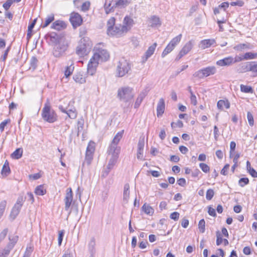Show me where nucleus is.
<instances>
[{
	"label": "nucleus",
	"mask_w": 257,
	"mask_h": 257,
	"mask_svg": "<svg viewBox=\"0 0 257 257\" xmlns=\"http://www.w3.org/2000/svg\"><path fill=\"white\" fill-rule=\"evenodd\" d=\"M115 19L114 17L110 18L107 22V34L113 37L119 38L127 33V29L122 27L121 25H115Z\"/></svg>",
	"instance_id": "f257e3e1"
},
{
	"label": "nucleus",
	"mask_w": 257,
	"mask_h": 257,
	"mask_svg": "<svg viewBox=\"0 0 257 257\" xmlns=\"http://www.w3.org/2000/svg\"><path fill=\"white\" fill-rule=\"evenodd\" d=\"M92 42L88 37L82 38L76 49V54L80 57H83L87 55L92 49Z\"/></svg>",
	"instance_id": "f03ea898"
},
{
	"label": "nucleus",
	"mask_w": 257,
	"mask_h": 257,
	"mask_svg": "<svg viewBox=\"0 0 257 257\" xmlns=\"http://www.w3.org/2000/svg\"><path fill=\"white\" fill-rule=\"evenodd\" d=\"M93 56L101 63L108 61L110 58V54L104 48L103 43H98L93 48Z\"/></svg>",
	"instance_id": "7ed1b4c3"
},
{
	"label": "nucleus",
	"mask_w": 257,
	"mask_h": 257,
	"mask_svg": "<svg viewBox=\"0 0 257 257\" xmlns=\"http://www.w3.org/2000/svg\"><path fill=\"white\" fill-rule=\"evenodd\" d=\"M134 93L133 88L127 86L119 88L117 92L118 99L124 102H127L133 98Z\"/></svg>",
	"instance_id": "20e7f679"
},
{
	"label": "nucleus",
	"mask_w": 257,
	"mask_h": 257,
	"mask_svg": "<svg viewBox=\"0 0 257 257\" xmlns=\"http://www.w3.org/2000/svg\"><path fill=\"white\" fill-rule=\"evenodd\" d=\"M42 117L45 121L49 123H53L57 120L56 114L48 104H45L42 109Z\"/></svg>",
	"instance_id": "39448f33"
},
{
	"label": "nucleus",
	"mask_w": 257,
	"mask_h": 257,
	"mask_svg": "<svg viewBox=\"0 0 257 257\" xmlns=\"http://www.w3.org/2000/svg\"><path fill=\"white\" fill-rule=\"evenodd\" d=\"M216 72L215 66H208L195 72L193 75L194 77L201 79L213 75Z\"/></svg>",
	"instance_id": "423d86ee"
},
{
	"label": "nucleus",
	"mask_w": 257,
	"mask_h": 257,
	"mask_svg": "<svg viewBox=\"0 0 257 257\" xmlns=\"http://www.w3.org/2000/svg\"><path fill=\"white\" fill-rule=\"evenodd\" d=\"M131 70V65L126 60H123L119 62L117 66L116 75L118 77L125 76Z\"/></svg>",
	"instance_id": "0eeeda50"
},
{
	"label": "nucleus",
	"mask_w": 257,
	"mask_h": 257,
	"mask_svg": "<svg viewBox=\"0 0 257 257\" xmlns=\"http://www.w3.org/2000/svg\"><path fill=\"white\" fill-rule=\"evenodd\" d=\"M68 43L65 40L61 39L54 46L53 54L56 57H59L67 50Z\"/></svg>",
	"instance_id": "6e6552de"
},
{
	"label": "nucleus",
	"mask_w": 257,
	"mask_h": 257,
	"mask_svg": "<svg viewBox=\"0 0 257 257\" xmlns=\"http://www.w3.org/2000/svg\"><path fill=\"white\" fill-rule=\"evenodd\" d=\"M95 150V143L93 142H90L87 146L85 159L84 164L89 165L93 159V153Z\"/></svg>",
	"instance_id": "1a4fd4ad"
},
{
	"label": "nucleus",
	"mask_w": 257,
	"mask_h": 257,
	"mask_svg": "<svg viewBox=\"0 0 257 257\" xmlns=\"http://www.w3.org/2000/svg\"><path fill=\"white\" fill-rule=\"evenodd\" d=\"M99 63L100 62L92 56L87 64V73L91 76L94 75Z\"/></svg>",
	"instance_id": "9d476101"
},
{
	"label": "nucleus",
	"mask_w": 257,
	"mask_h": 257,
	"mask_svg": "<svg viewBox=\"0 0 257 257\" xmlns=\"http://www.w3.org/2000/svg\"><path fill=\"white\" fill-rule=\"evenodd\" d=\"M194 41L192 40L187 42L179 52L176 57V60L180 59L182 57L187 55L193 48Z\"/></svg>",
	"instance_id": "9b49d317"
},
{
	"label": "nucleus",
	"mask_w": 257,
	"mask_h": 257,
	"mask_svg": "<svg viewBox=\"0 0 257 257\" xmlns=\"http://www.w3.org/2000/svg\"><path fill=\"white\" fill-rule=\"evenodd\" d=\"M69 20L73 28H77L82 23L81 16L78 13L75 12L71 14Z\"/></svg>",
	"instance_id": "f8f14e48"
},
{
	"label": "nucleus",
	"mask_w": 257,
	"mask_h": 257,
	"mask_svg": "<svg viewBox=\"0 0 257 257\" xmlns=\"http://www.w3.org/2000/svg\"><path fill=\"white\" fill-rule=\"evenodd\" d=\"M73 201V193L71 188H68L66 190V193L64 198L65 209L68 210L71 205Z\"/></svg>",
	"instance_id": "ddd939ff"
},
{
	"label": "nucleus",
	"mask_w": 257,
	"mask_h": 257,
	"mask_svg": "<svg viewBox=\"0 0 257 257\" xmlns=\"http://www.w3.org/2000/svg\"><path fill=\"white\" fill-rule=\"evenodd\" d=\"M157 46V43H154L148 48L145 54L142 57V63H145L147 60L152 56V55L154 53Z\"/></svg>",
	"instance_id": "4468645a"
},
{
	"label": "nucleus",
	"mask_w": 257,
	"mask_h": 257,
	"mask_svg": "<svg viewBox=\"0 0 257 257\" xmlns=\"http://www.w3.org/2000/svg\"><path fill=\"white\" fill-rule=\"evenodd\" d=\"M120 151V147H114L109 146L107 149V157L118 158Z\"/></svg>",
	"instance_id": "2eb2a0df"
},
{
	"label": "nucleus",
	"mask_w": 257,
	"mask_h": 257,
	"mask_svg": "<svg viewBox=\"0 0 257 257\" xmlns=\"http://www.w3.org/2000/svg\"><path fill=\"white\" fill-rule=\"evenodd\" d=\"M59 108L62 112L66 113L69 118L71 119L76 118L77 113L75 107H73L72 109H68V110H66L62 105H60Z\"/></svg>",
	"instance_id": "dca6fc26"
},
{
	"label": "nucleus",
	"mask_w": 257,
	"mask_h": 257,
	"mask_svg": "<svg viewBox=\"0 0 257 257\" xmlns=\"http://www.w3.org/2000/svg\"><path fill=\"white\" fill-rule=\"evenodd\" d=\"M145 146L144 138L140 139L138 144L137 158L142 160L143 157V151Z\"/></svg>",
	"instance_id": "f3484780"
},
{
	"label": "nucleus",
	"mask_w": 257,
	"mask_h": 257,
	"mask_svg": "<svg viewBox=\"0 0 257 257\" xmlns=\"http://www.w3.org/2000/svg\"><path fill=\"white\" fill-rule=\"evenodd\" d=\"M216 64L219 66H229L233 64L232 57L229 56L216 62Z\"/></svg>",
	"instance_id": "a211bd4d"
},
{
	"label": "nucleus",
	"mask_w": 257,
	"mask_h": 257,
	"mask_svg": "<svg viewBox=\"0 0 257 257\" xmlns=\"http://www.w3.org/2000/svg\"><path fill=\"white\" fill-rule=\"evenodd\" d=\"M74 80L80 84L84 83L86 82V77L83 72H77L75 73L73 77Z\"/></svg>",
	"instance_id": "6ab92c4d"
},
{
	"label": "nucleus",
	"mask_w": 257,
	"mask_h": 257,
	"mask_svg": "<svg viewBox=\"0 0 257 257\" xmlns=\"http://www.w3.org/2000/svg\"><path fill=\"white\" fill-rule=\"evenodd\" d=\"M123 134V131L118 132L114 136L113 139L111 141V144L109 145L110 146H113L114 147H119L117 145L119 142L120 140L122 137Z\"/></svg>",
	"instance_id": "aec40b11"
},
{
	"label": "nucleus",
	"mask_w": 257,
	"mask_h": 257,
	"mask_svg": "<svg viewBox=\"0 0 257 257\" xmlns=\"http://www.w3.org/2000/svg\"><path fill=\"white\" fill-rule=\"evenodd\" d=\"M66 27V25L65 23L63 21L60 20L56 21L51 26L52 29L56 30L57 31H60L61 30L64 29Z\"/></svg>",
	"instance_id": "412c9836"
},
{
	"label": "nucleus",
	"mask_w": 257,
	"mask_h": 257,
	"mask_svg": "<svg viewBox=\"0 0 257 257\" xmlns=\"http://www.w3.org/2000/svg\"><path fill=\"white\" fill-rule=\"evenodd\" d=\"M165 101L164 99L162 98L159 99V101L157 104V115L159 116V115H161L164 112L165 110Z\"/></svg>",
	"instance_id": "4be33fe9"
},
{
	"label": "nucleus",
	"mask_w": 257,
	"mask_h": 257,
	"mask_svg": "<svg viewBox=\"0 0 257 257\" xmlns=\"http://www.w3.org/2000/svg\"><path fill=\"white\" fill-rule=\"evenodd\" d=\"M215 43V41L214 39H205L201 41L200 47L202 49H205L213 46Z\"/></svg>",
	"instance_id": "5701e85b"
},
{
	"label": "nucleus",
	"mask_w": 257,
	"mask_h": 257,
	"mask_svg": "<svg viewBox=\"0 0 257 257\" xmlns=\"http://www.w3.org/2000/svg\"><path fill=\"white\" fill-rule=\"evenodd\" d=\"M217 106L220 110H223L224 108L228 109L230 107V102L227 99L219 100L217 102Z\"/></svg>",
	"instance_id": "b1692460"
},
{
	"label": "nucleus",
	"mask_w": 257,
	"mask_h": 257,
	"mask_svg": "<svg viewBox=\"0 0 257 257\" xmlns=\"http://www.w3.org/2000/svg\"><path fill=\"white\" fill-rule=\"evenodd\" d=\"M142 210L144 213L147 215L152 216L154 213V209L149 204L145 203L142 207Z\"/></svg>",
	"instance_id": "393cba45"
},
{
	"label": "nucleus",
	"mask_w": 257,
	"mask_h": 257,
	"mask_svg": "<svg viewBox=\"0 0 257 257\" xmlns=\"http://www.w3.org/2000/svg\"><path fill=\"white\" fill-rule=\"evenodd\" d=\"M133 19L126 16L124 18L123 25H121V26L125 27L127 29V32L131 29L132 26H133Z\"/></svg>",
	"instance_id": "a878e982"
},
{
	"label": "nucleus",
	"mask_w": 257,
	"mask_h": 257,
	"mask_svg": "<svg viewBox=\"0 0 257 257\" xmlns=\"http://www.w3.org/2000/svg\"><path fill=\"white\" fill-rule=\"evenodd\" d=\"M132 0H117L115 3V8H124L131 3Z\"/></svg>",
	"instance_id": "bb28decb"
},
{
	"label": "nucleus",
	"mask_w": 257,
	"mask_h": 257,
	"mask_svg": "<svg viewBox=\"0 0 257 257\" xmlns=\"http://www.w3.org/2000/svg\"><path fill=\"white\" fill-rule=\"evenodd\" d=\"M150 26L152 27L159 26L161 25V23L159 18L153 16H152L149 20Z\"/></svg>",
	"instance_id": "cd10ccee"
},
{
	"label": "nucleus",
	"mask_w": 257,
	"mask_h": 257,
	"mask_svg": "<svg viewBox=\"0 0 257 257\" xmlns=\"http://www.w3.org/2000/svg\"><path fill=\"white\" fill-rule=\"evenodd\" d=\"M130 198V185L128 184H125L123 188V200L126 203L128 201Z\"/></svg>",
	"instance_id": "c85d7f7f"
},
{
	"label": "nucleus",
	"mask_w": 257,
	"mask_h": 257,
	"mask_svg": "<svg viewBox=\"0 0 257 257\" xmlns=\"http://www.w3.org/2000/svg\"><path fill=\"white\" fill-rule=\"evenodd\" d=\"M12 249L11 245H7L5 248L0 247V257L7 256Z\"/></svg>",
	"instance_id": "c756f323"
},
{
	"label": "nucleus",
	"mask_w": 257,
	"mask_h": 257,
	"mask_svg": "<svg viewBox=\"0 0 257 257\" xmlns=\"http://www.w3.org/2000/svg\"><path fill=\"white\" fill-rule=\"evenodd\" d=\"M11 172V170L9 167V162L6 160L3 165L1 173L4 176H8Z\"/></svg>",
	"instance_id": "7c9ffc66"
},
{
	"label": "nucleus",
	"mask_w": 257,
	"mask_h": 257,
	"mask_svg": "<svg viewBox=\"0 0 257 257\" xmlns=\"http://www.w3.org/2000/svg\"><path fill=\"white\" fill-rule=\"evenodd\" d=\"M252 47L249 44H239L233 47V49L237 51H242L244 49H250Z\"/></svg>",
	"instance_id": "2f4dec72"
},
{
	"label": "nucleus",
	"mask_w": 257,
	"mask_h": 257,
	"mask_svg": "<svg viewBox=\"0 0 257 257\" xmlns=\"http://www.w3.org/2000/svg\"><path fill=\"white\" fill-rule=\"evenodd\" d=\"M21 206L15 204L14 206L12 208L11 213V216L13 217V219H15L16 217V216L19 214L21 209Z\"/></svg>",
	"instance_id": "473e14b6"
},
{
	"label": "nucleus",
	"mask_w": 257,
	"mask_h": 257,
	"mask_svg": "<svg viewBox=\"0 0 257 257\" xmlns=\"http://www.w3.org/2000/svg\"><path fill=\"white\" fill-rule=\"evenodd\" d=\"M246 71H250L257 74V62H252L246 66Z\"/></svg>",
	"instance_id": "72a5a7b5"
},
{
	"label": "nucleus",
	"mask_w": 257,
	"mask_h": 257,
	"mask_svg": "<svg viewBox=\"0 0 257 257\" xmlns=\"http://www.w3.org/2000/svg\"><path fill=\"white\" fill-rule=\"evenodd\" d=\"M46 190L43 185L38 186L35 190V193L37 195L42 196L46 194Z\"/></svg>",
	"instance_id": "f704fd0d"
},
{
	"label": "nucleus",
	"mask_w": 257,
	"mask_h": 257,
	"mask_svg": "<svg viewBox=\"0 0 257 257\" xmlns=\"http://www.w3.org/2000/svg\"><path fill=\"white\" fill-rule=\"evenodd\" d=\"M23 155V149L22 148L17 149L12 154L11 157L14 159H19Z\"/></svg>",
	"instance_id": "c9c22d12"
},
{
	"label": "nucleus",
	"mask_w": 257,
	"mask_h": 257,
	"mask_svg": "<svg viewBox=\"0 0 257 257\" xmlns=\"http://www.w3.org/2000/svg\"><path fill=\"white\" fill-rule=\"evenodd\" d=\"M182 34H179L175 38H174L169 43L170 45L174 48L180 43L182 38Z\"/></svg>",
	"instance_id": "e433bc0d"
},
{
	"label": "nucleus",
	"mask_w": 257,
	"mask_h": 257,
	"mask_svg": "<svg viewBox=\"0 0 257 257\" xmlns=\"http://www.w3.org/2000/svg\"><path fill=\"white\" fill-rule=\"evenodd\" d=\"M18 240V236L15 234L11 235L9 236L10 242L8 244V245L12 246V249L13 248L15 244L17 243Z\"/></svg>",
	"instance_id": "4c0bfd02"
},
{
	"label": "nucleus",
	"mask_w": 257,
	"mask_h": 257,
	"mask_svg": "<svg viewBox=\"0 0 257 257\" xmlns=\"http://www.w3.org/2000/svg\"><path fill=\"white\" fill-rule=\"evenodd\" d=\"M217 239H216V244L217 245H219L222 243H223L224 245H227L228 244V241L226 239H223L220 234L217 232Z\"/></svg>",
	"instance_id": "58836bf2"
},
{
	"label": "nucleus",
	"mask_w": 257,
	"mask_h": 257,
	"mask_svg": "<svg viewBox=\"0 0 257 257\" xmlns=\"http://www.w3.org/2000/svg\"><path fill=\"white\" fill-rule=\"evenodd\" d=\"M74 67L72 64L66 67L64 71V75L66 78L70 76L74 71Z\"/></svg>",
	"instance_id": "ea45409f"
},
{
	"label": "nucleus",
	"mask_w": 257,
	"mask_h": 257,
	"mask_svg": "<svg viewBox=\"0 0 257 257\" xmlns=\"http://www.w3.org/2000/svg\"><path fill=\"white\" fill-rule=\"evenodd\" d=\"M240 91L243 93H252L253 92V89L250 86L240 84Z\"/></svg>",
	"instance_id": "a19ab883"
},
{
	"label": "nucleus",
	"mask_w": 257,
	"mask_h": 257,
	"mask_svg": "<svg viewBox=\"0 0 257 257\" xmlns=\"http://www.w3.org/2000/svg\"><path fill=\"white\" fill-rule=\"evenodd\" d=\"M108 159V163L107 165V169L110 170L113 168L115 164L117 162V160L118 158H113V157H107Z\"/></svg>",
	"instance_id": "79ce46f5"
},
{
	"label": "nucleus",
	"mask_w": 257,
	"mask_h": 257,
	"mask_svg": "<svg viewBox=\"0 0 257 257\" xmlns=\"http://www.w3.org/2000/svg\"><path fill=\"white\" fill-rule=\"evenodd\" d=\"M244 58L245 60L257 59V53L246 52L244 54Z\"/></svg>",
	"instance_id": "37998d69"
},
{
	"label": "nucleus",
	"mask_w": 257,
	"mask_h": 257,
	"mask_svg": "<svg viewBox=\"0 0 257 257\" xmlns=\"http://www.w3.org/2000/svg\"><path fill=\"white\" fill-rule=\"evenodd\" d=\"M246 168L249 174L253 177H257V172L251 167L249 161H247L246 162Z\"/></svg>",
	"instance_id": "c03bdc74"
},
{
	"label": "nucleus",
	"mask_w": 257,
	"mask_h": 257,
	"mask_svg": "<svg viewBox=\"0 0 257 257\" xmlns=\"http://www.w3.org/2000/svg\"><path fill=\"white\" fill-rule=\"evenodd\" d=\"M174 49V48L170 45L169 44L166 46V47L164 50L163 52L162 53V57L163 58L165 57L167 55L170 53Z\"/></svg>",
	"instance_id": "a18cd8bd"
},
{
	"label": "nucleus",
	"mask_w": 257,
	"mask_h": 257,
	"mask_svg": "<svg viewBox=\"0 0 257 257\" xmlns=\"http://www.w3.org/2000/svg\"><path fill=\"white\" fill-rule=\"evenodd\" d=\"M54 20V16L53 14H51L47 17L44 25L42 26V28L47 27L52 21Z\"/></svg>",
	"instance_id": "49530a36"
},
{
	"label": "nucleus",
	"mask_w": 257,
	"mask_h": 257,
	"mask_svg": "<svg viewBox=\"0 0 257 257\" xmlns=\"http://www.w3.org/2000/svg\"><path fill=\"white\" fill-rule=\"evenodd\" d=\"M113 8H115V5L113 6H111V4L110 2L108 3L106 1L104 5V8L106 14H108L111 12L113 10Z\"/></svg>",
	"instance_id": "de8ad7c7"
},
{
	"label": "nucleus",
	"mask_w": 257,
	"mask_h": 257,
	"mask_svg": "<svg viewBox=\"0 0 257 257\" xmlns=\"http://www.w3.org/2000/svg\"><path fill=\"white\" fill-rule=\"evenodd\" d=\"M145 97L144 94H140L139 96L138 97L135 103V107L138 108L139 107L141 104L142 101H143L144 98Z\"/></svg>",
	"instance_id": "09e8293b"
},
{
	"label": "nucleus",
	"mask_w": 257,
	"mask_h": 257,
	"mask_svg": "<svg viewBox=\"0 0 257 257\" xmlns=\"http://www.w3.org/2000/svg\"><path fill=\"white\" fill-rule=\"evenodd\" d=\"M198 228L200 232L204 233L205 230V222L204 219H202L200 220L198 224Z\"/></svg>",
	"instance_id": "8fccbe9b"
},
{
	"label": "nucleus",
	"mask_w": 257,
	"mask_h": 257,
	"mask_svg": "<svg viewBox=\"0 0 257 257\" xmlns=\"http://www.w3.org/2000/svg\"><path fill=\"white\" fill-rule=\"evenodd\" d=\"M7 205V201L3 200L0 202V218L3 216Z\"/></svg>",
	"instance_id": "3c124183"
},
{
	"label": "nucleus",
	"mask_w": 257,
	"mask_h": 257,
	"mask_svg": "<svg viewBox=\"0 0 257 257\" xmlns=\"http://www.w3.org/2000/svg\"><path fill=\"white\" fill-rule=\"evenodd\" d=\"M236 147V144L234 142L232 141L230 144V152H229V157L230 158L233 157V155L234 151L235 150Z\"/></svg>",
	"instance_id": "603ef678"
},
{
	"label": "nucleus",
	"mask_w": 257,
	"mask_h": 257,
	"mask_svg": "<svg viewBox=\"0 0 257 257\" xmlns=\"http://www.w3.org/2000/svg\"><path fill=\"white\" fill-rule=\"evenodd\" d=\"M64 234H65L64 230H61L59 231L58 240V245L59 246H60L61 245L62 241L63 240V238Z\"/></svg>",
	"instance_id": "864d4df0"
},
{
	"label": "nucleus",
	"mask_w": 257,
	"mask_h": 257,
	"mask_svg": "<svg viewBox=\"0 0 257 257\" xmlns=\"http://www.w3.org/2000/svg\"><path fill=\"white\" fill-rule=\"evenodd\" d=\"M214 194V191L211 189H208L206 192V198L208 200H210L213 197Z\"/></svg>",
	"instance_id": "5fc2aeb1"
},
{
	"label": "nucleus",
	"mask_w": 257,
	"mask_h": 257,
	"mask_svg": "<svg viewBox=\"0 0 257 257\" xmlns=\"http://www.w3.org/2000/svg\"><path fill=\"white\" fill-rule=\"evenodd\" d=\"M243 60H245L243 55L236 56L234 58L232 57V63H235Z\"/></svg>",
	"instance_id": "6e6d98bb"
},
{
	"label": "nucleus",
	"mask_w": 257,
	"mask_h": 257,
	"mask_svg": "<svg viewBox=\"0 0 257 257\" xmlns=\"http://www.w3.org/2000/svg\"><path fill=\"white\" fill-rule=\"evenodd\" d=\"M249 182V180L247 178H242L239 179L238 183L240 186L244 187L245 185H247Z\"/></svg>",
	"instance_id": "4d7b16f0"
},
{
	"label": "nucleus",
	"mask_w": 257,
	"mask_h": 257,
	"mask_svg": "<svg viewBox=\"0 0 257 257\" xmlns=\"http://www.w3.org/2000/svg\"><path fill=\"white\" fill-rule=\"evenodd\" d=\"M247 120H248L249 124L250 126H253V123H254L253 117V115L250 112H247Z\"/></svg>",
	"instance_id": "13d9d810"
},
{
	"label": "nucleus",
	"mask_w": 257,
	"mask_h": 257,
	"mask_svg": "<svg viewBox=\"0 0 257 257\" xmlns=\"http://www.w3.org/2000/svg\"><path fill=\"white\" fill-rule=\"evenodd\" d=\"M199 167L204 173H208L209 171V167L206 164L200 163Z\"/></svg>",
	"instance_id": "bf43d9fd"
},
{
	"label": "nucleus",
	"mask_w": 257,
	"mask_h": 257,
	"mask_svg": "<svg viewBox=\"0 0 257 257\" xmlns=\"http://www.w3.org/2000/svg\"><path fill=\"white\" fill-rule=\"evenodd\" d=\"M14 2V1L13 0H7L5 3L3 4V7L6 10L8 11L12 5L13 4Z\"/></svg>",
	"instance_id": "052dcab7"
},
{
	"label": "nucleus",
	"mask_w": 257,
	"mask_h": 257,
	"mask_svg": "<svg viewBox=\"0 0 257 257\" xmlns=\"http://www.w3.org/2000/svg\"><path fill=\"white\" fill-rule=\"evenodd\" d=\"M95 245V240L93 238L91 239L88 244L89 249L92 252L94 250Z\"/></svg>",
	"instance_id": "680f3d73"
},
{
	"label": "nucleus",
	"mask_w": 257,
	"mask_h": 257,
	"mask_svg": "<svg viewBox=\"0 0 257 257\" xmlns=\"http://www.w3.org/2000/svg\"><path fill=\"white\" fill-rule=\"evenodd\" d=\"M8 232V229L6 228L4 229L1 233H0V242L3 241L4 238L6 237L7 233Z\"/></svg>",
	"instance_id": "e2e57ef3"
},
{
	"label": "nucleus",
	"mask_w": 257,
	"mask_h": 257,
	"mask_svg": "<svg viewBox=\"0 0 257 257\" xmlns=\"http://www.w3.org/2000/svg\"><path fill=\"white\" fill-rule=\"evenodd\" d=\"M243 4H244L243 2L242 1H240V0H237L235 2H232L230 3V5L232 6H237L239 7H242V6H243Z\"/></svg>",
	"instance_id": "0e129e2a"
},
{
	"label": "nucleus",
	"mask_w": 257,
	"mask_h": 257,
	"mask_svg": "<svg viewBox=\"0 0 257 257\" xmlns=\"http://www.w3.org/2000/svg\"><path fill=\"white\" fill-rule=\"evenodd\" d=\"M179 215L180 214L178 212H174L170 214V217L172 219H173L175 221H177L179 219Z\"/></svg>",
	"instance_id": "69168bd1"
},
{
	"label": "nucleus",
	"mask_w": 257,
	"mask_h": 257,
	"mask_svg": "<svg viewBox=\"0 0 257 257\" xmlns=\"http://www.w3.org/2000/svg\"><path fill=\"white\" fill-rule=\"evenodd\" d=\"M90 7V3L88 2L84 3L81 6V10L85 12L88 10Z\"/></svg>",
	"instance_id": "338daca9"
},
{
	"label": "nucleus",
	"mask_w": 257,
	"mask_h": 257,
	"mask_svg": "<svg viewBox=\"0 0 257 257\" xmlns=\"http://www.w3.org/2000/svg\"><path fill=\"white\" fill-rule=\"evenodd\" d=\"M33 249L31 247H27L23 257H31Z\"/></svg>",
	"instance_id": "774afa93"
}]
</instances>
